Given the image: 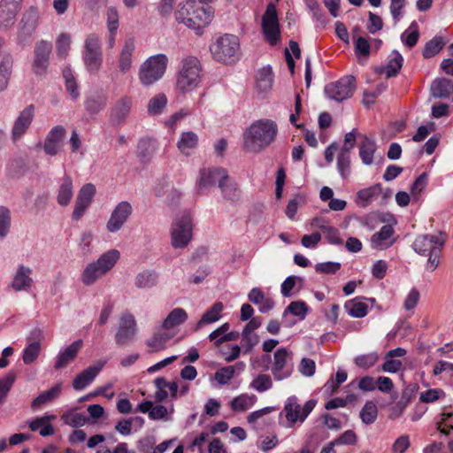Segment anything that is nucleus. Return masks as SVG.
Instances as JSON below:
<instances>
[{"instance_id":"1","label":"nucleus","mask_w":453,"mask_h":453,"mask_svg":"<svg viewBox=\"0 0 453 453\" xmlns=\"http://www.w3.org/2000/svg\"><path fill=\"white\" fill-rule=\"evenodd\" d=\"M277 124L269 119L251 123L243 132V148L252 153H259L269 147L276 138Z\"/></svg>"},{"instance_id":"2","label":"nucleus","mask_w":453,"mask_h":453,"mask_svg":"<svg viewBox=\"0 0 453 453\" xmlns=\"http://www.w3.org/2000/svg\"><path fill=\"white\" fill-rule=\"evenodd\" d=\"M213 12L210 6H205L195 0H188L179 4L175 12L178 22L199 33L211 21Z\"/></svg>"},{"instance_id":"3","label":"nucleus","mask_w":453,"mask_h":453,"mask_svg":"<svg viewBox=\"0 0 453 453\" xmlns=\"http://www.w3.org/2000/svg\"><path fill=\"white\" fill-rule=\"evenodd\" d=\"M317 404L315 399H310L301 403L297 396L291 395L284 402L280 413V424L286 428H294L301 426L313 411Z\"/></svg>"},{"instance_id":"4","label":"nucleus","mask_w":453,"mask_h":453,"mask_svg":"<svg viewBox=\"0 0 453 453\" xmlns=\"http://www.w3.org/2000/svg\"><path fill=\"white\" fill-rule=\"evenodd\" d=\"M202 65L199 59L188 56L181 59L176 74V90L187 94L197 88L202 80Z\"/></svg>"},{"instance_id":"5","label":"nucleus","mask_w":453,"mask_h":453,"mask_svg":"<svg viewBox=\"0 0 453 453\" xmlns=\"http://www.w3.org/2000/svg\"><path fill=\"white\" fill-rule=\"evenodd\" d=\"M119 258L120 252L116 249H111L100 255L96 260L87 264L81 274L83 285H94L115 266Z\"/></svg>"},{"instance_id":"6","label":"nucleus","mask_w":453,"mask_h":453,"mask_svg":"<svg viewBox=\"0 0 453 453\" xmlns=\"http://www.w3.org/2000/svg\"><path fill=\"white\" fill-rule=\"evenodd\" d=\"M446 238L442 233L438 234H424L418 236L411 247L419 255L428 257L426 268L434 272L440 264V255Z\"/></svg>"},{"instance_id":"7","label":"nucleus","mask_w":453,"mask_h":453,"mask_svg":"<svg viewBox=\"0 0 453 453\" xmlns=\"http://www.w3.org/2000/svg\"><path fill=\"white\" fill-rule=\"evenodd\" d=\"M212 58L222 63L235 62L240 54V42L237 36L226 34L219 37L210 47Z\"/></svg>"},{"instance_id":"8","label":"nucleus","mask_w":453,"mask_h":453,"mask_svg":"<svg viewBox=\"0 0 453 453\" xmlns=\"http://www.w3.org/2000/svg\"><path fill=\"white\" fill-rule=\"evenodd\" d=\"M168 58L165 54H157L147 58L140 66L138 77L140 82L146 87L153 85L165 74Z\"/></svg>"},{"instance_id":"9","label":"nucleus","mask_w":453,"mask_h":453,"mask_svg":"<svg viewBox=\"0 0 453 453\" xmlns=\"http://www.w3.org/2000/svg\"><path fill=\"white\" fill-rule=\"evenodd\" d=\"M193 237V222L189 212L177 216L170 228L171 245L173 249H184Z\"/></svg>"},{"instance_id":"10","label":"nucleus","mask_w":453,"mask_h":453,"mask_svg":"<svg viewBox=\"0 0 453 453\" xmlns=\"http://www.w3.org/2000/svg\"><path fill=\"white\" fill-rule=\"evenodd\" d=\"M82 59L87 71L96 73L103 64V52L99 37L96 34L88 35L84 42Z\"/></svg>"},{"instance_id":"11","label":"nucleus","mask_w":453,"mask_h":453,"mask_svg":"<svg viewBox=\"0 0 453 453\" xmlns=\"http://www.w3.org/2000/svg\"><path fill=\"white\" fill-rule=\"evenodd\" d=\"M261 30L271 45H276L280 41V21L274 3L271 2L266 6L261 19Z\"/></svg>"},{"instance_id":"12","label":"nucleus","mask_w":453,"mask_h":453,"mask_svg":"<svg viewBox=\"0 0 453 453\" xmlns=\"http://www.w3.org/2000/svg\"><path fill=\"white\" fill-rule=\"evenodd\" d=\"M40 19V12L31 6L22 14L21 19L17 27V42L19 45L27 44L33 35L35 33Z\"/></svg>"},{"instance_id":"13","label":"nucleus","mask_w":453,"mask_h":453,"mask_svg":"<svg viewBox=\"0 0 453 453\" xmlns=\"http://www.w3.org/2000/svg\"><path fill=\"white\" fill-rule=\"evenodd\" d=\"M273 379L281 381L291 377L294 372L293 353L288 348H280L273 354L271 368Z\"/></svg>"},{"instance_id":"14","label":"nucleus","mask_w":453,"mask_h":453,"mask_svg":"<svg viewBox=\"0 0 453 453\" xmlns=\"http://www.w3.org/2000/svg\"><path fill=\"white\" fill-rule=\"evenodd\" d=\"M355 88V78L349 75L326 85L324 93L329 100L341 103L353 95Z\"/></svg>"},{"instance_id":"15","label":"nucleus","mask_w":453,"mask_h":453,"mask_svg":"<svg viewBox=\"0 0 453 453\" xmlns=\"http://www.w3.org/2000/svg\"><path fill=\"white\" fill-rule=\"evenodd\" d=\"M52 51V43L46 40H40L35 43L31 69L36 76H44L50 65V58Z\"/></svg>"},{"instance_id":"16","label":"nucleus","mask_w":453,"mask_h":453,"mask_svg":"<svg viewBox=\"0 0 453 453\" xmlns=\"http://www.w3.org/2000/svg\"><path fill=\"white\" fill-rule=\"evenodd\" d=\"M133 207L127 201L119 202L112 210L106 223V230L109 233L119 232L127 222L132 215Z\"/></svg>"},{"instance_id":"17","label":"nucleus","mask_w":453,"mask_h":453,"mask_svg":"<svg viewBox=\"0 0 453 453\" xmlns=\"http://www.w3.org/2000/svg\"><path fill=\"white\" fill-rule=\"evenodd\" d=\"M35 118V106L27 105L24 108L15 119L12 127V141L17 142L19 141L29 129Z\"/></svg>"},{"instance_id":"18","label":"nucleus","mask_w":453,"mask_h":453,"mask_svg":"<svg viewBox=\"0 0 453 453\" xmlns=\"http://www.w3.org/2000/svg\"><path fill=\"white\" fill-rule=\"evenodd\" d=\"M96 195V187L92 183L83 185L78 192L74 209L73 211V219L80 220L90 206Z\"/></svg>"},{"instance_id":"19","label":"nucleus","mask_w":453,"mask_h":453,"mask_svg":"<svg viewBox=\"0 0 453 453\" xmlns=\"http://www.w3.org/2000/svg\"><path fill=\"white\" fill-rule=\"evenodd\" d=\"M136 320L128 311L123 312L119 319V325L115 335V341L119 345L128 343L136 334Z\"/></svg>"},{"instance_id":"20","label":"nucleus","mask_w":453,"mask_h":453,"mask_svg":"<svg viewBox=\"0 0 453 453\" xmlns=\"http://www.w3.org/2000/svg\"><path fill=\"white\" fill-rule=\"evenodd\" d=\"M31 267L24 264H19L13 273L9 287L15 292L30 290L34 285Z\"/></svg>"},{"instance_id":"21","label":"nucleus","mask_w":453,"mask_h":453,"mask_svg":"<svg viewBox=\"0 0 453 453\" xmlns=\"http://www.w3.org/2000/svg\"><path fill=\"white\" fill-rule=\"evenodd\" d=\"M227 177V172L224 168H209L200 171V176L197 182V188L202 192L204 188H211L216 183L219 186V181Z\"/></svg>"},{"instance_id":"22","label":"nucleus","mask_w":453,"mask_h":453,"mask_svg":"<svg viewBox=\"0 0 453 453\" xmlns=\"http://www.w3.org/2000/svg\"><path fill=\"white\" fill-rule=\"evenodd\" d=\"M395 230L390 225H384L371 237V247L374 250H384L391 247L395 242Z\"/></svg>"},{"instance_id":"23","label":"nucleus","mask_w":453,"mask_h":453,"mask_svg":"<svg viewBox=\"0 0 453 453\" xmlns=\"http://www.w3.org/2000/svg\"><path fill=\"white\" fill-rule=\"evenodd\" d=\"M56 419L53 414L44 413L42 416L27 421V426L32 432L39 431V434L42 437L53 435L55 429L51 424Z\"/></svg>"},{"instance_id":"24","label":"nucleus","mask_w":453,"mask_h":453,"mask_svg":"<svg viewBox=\"0 0 453 453\" xmlns=\"http://www.w3.org/2000/svg\"><path fill=\"white\" fill-rule=\"evenodd\" d=\"M133 105V100L130 96H121L113 105L111 110V121L114 125H122L128 118L131 108Z\"/></svg>"},{"instance_id":"25","label":"nucleus","mask_w":453,"mask_h":453,"mask_svg":"<svg viewBox=\"0 0 453 453\" xmlns=\"http://www.w3.org/2000/svg\"><path fill=\"white\" fill-rule=\"evenodd\" d=\"M65 129L62 126L54 127L47 134L43 149L47 155H57L63 144Z\"/></svg>"},{"instance_id":"26","label":"nucleus","mask_w":453,"mask_h":453,"mask_svg":"<svg viewBox=\"0 0 453 453\" xmlns=\"http://www.w3.org/2000/svg\"><path fill=\"white\" fill-rule=\"evenodd\" d=\"M365 301L370 302L372 304L375 303L374 298L365 299L362 296H357L346 301L344 303V309L352 318H364L367 315L369 309V306Z\"/></svg>"},{"instance_id":"27","label":"nucleus","mask_w":453,"mask_h":453,"mask_svg":"<svg viewBox=\"0 0 453 453\" xmlns=\"http://www.w3.org/2000/svg\"><path fill=\"white\" fill-rule=\"evenodd\" d=\"M135 50V42L134 38H127L119 55L118 67L122 73L130 71L133 63V54Z\"/></svg>"},{"instance_id":"28","label":"nucleus","mask_w":453,"mask_h":453,"mask_svg":"<svg viewBox=\"0 0 453 453\" xmlns=\"http://www.w3.org/2000/svg\"><path fill=\"white\" fill-rule=\"evenodd\" d=\"M246 364L239 361L233 365L224 366L214 373V379L219 385L227 384L234 376H238L244 372Z\"/></svg>"},{"instance_id":"29","label":"nucleus","mask_w":453,"mask_h":453,"mask_svg":"<svg viewBox=\"0 0 453 453\" xmlns=\"http://www.w3.org/2000/svg\"><path fill=\"white\" fill-rule=\"evenodd\" d=\"M62 392V384L57 383L50 389L42 392L35 397L31 403V409L34 411L41 410L43 406H46L57 400Z\"/></svg>"},{"instance_id":"30","label":"nucleus","mask_w":453,"mask_h":453,"mask_svg":"<svg viewBox=\"0 0 453 453\" xmlns=\"http://www.w3.org/2000/svg\"><path fill=\"white\" fill-rule=\"evenodd\" d=\"M83 346L81 340H77L67 346L63 351H60L55 363L56 369H61L71 364L77 357L78 352Z\"/></svg>"},{"instance_id":"31","label":"nucleus","mask_w":453,"mask_h":453,"mask_svg":"<svg viewBox=\"0 0 453 453\" xmlns=\"http://www.w3.org/2000/svg\"><path fill=\"white\" fill-rule=\"evenodd\" d=\"M104 366V363L90 365L79 373L73 381V387L76 390H82L88 386L97 376Z\"/></svg>"},{"instance_id":"32","label":"nucleus","mask_w":453,"mask_h":453,"mask_svg":"<svg viewBox=\"0 0 453 453\" xmlns=\"http://www.w3.org/2000/svg\"><path fill=\"white\" fill-rule=\"evenodd\" d=\"M406 349L403 348H395L390 349L385 356V361L381 366V370L385 372L395 373L403 369V363L396 357L405 356Z\"/></svg>"},{"instance_id":"33","label":"nucleus","mask_w":453,"mask_h":453,"mask_svg":"<svg viewBox=\"0 0 453 453\" xmlns=\"http://www.w3.org/2000/svg\"><path fill=\"white\" fill-rule=\"evenodd\" d=\"M198 142L199 137L195 132H182L177 142V148L182 155L190 156L197 148Z\"/></svg>"},{"instance_id":"34","label":"nucleus","mask_w":453,"mask_h":453,"mask_svg":"<svg viewBox=\"0 0 453 453\" xmlns=\"http://www.w3.org/2000/svg\"><path fill=\"white\" fill-rule=\"evenodd\" d=\"M173 337L166 330L160 327L154 332L152 336L146 341V345L150 348V352H159L167 347V342Z\"/></svg>"},{"instance_id":"35","label":"nucleus","mask_w":453,"mask_h":453,"mask_svg":"<svg viewBox=\"0 0 453 453\" xmlns=\"http://www.w3.org/2000/svg\"><path fill=\"white\" fill-rule=\"evenodd\" d=\"M13 58L10 53H0V92L5 90L12 75Z\"/></svg>"},{"instance_id":"36","label":"nucleus","mask_w":453,"mask_h":453,"mask_svg":"<svg viewBox=\"0 0 453 453\" xmlns=\"http://www.w3.org/2000/svg\"><path fill=\"white\" fill-rule=\"evenodd\" d=\"M73 196V179L69 175H65L60 182L58 195H57V202L61 206H67Z\"/></svg>"},{"instance_id":"37","label":"nucleus","mask_w":453,"mask_h":453,"mask_svg":"<svg viewBox=\"0 0 453 453\" xmlns=\"http://www.w3.org/2000/svg\"><path fill=\"white\" fill-rule=\"evenodd\" d=\"M360 136L362 137V141L359 144V157L364 165H371L373 163L374 153L377 150L376 142L373 139L366 135Z\"/></svg>"},{"instance_id":"38","label":"nucleus","mask_w":453,"mask_h":453,"mask_svg":"<svg viewBox=\"0 0 453 453\" xmlns=\"http://www.w3.org/2000/svg\"><path fill=\"white\" fill-rule=\"evenodd\" d=\"M273 85V74L270 66L259 69L256 75V86L259 92L270 91Z\"/></svg>"},{"instance_id":"39","label":"nucleus","mask_w":453,"mask_h":453,"mask_svg":"<svg viewBox=\"0 0 453 453\" xmlns=\"http://www.w3.org/2000/svg\"><path fill=\"white\" fill-rule=\"evenodd\" d=\"M224 305L221 302L215 303L209 310H207L197 322L196 329H199L206 325L219 321L222 317Z\"/></svg>"},{"instance_id":"40","label":"nucleus","mask_w":453,"mask_h":453,"mask_svg":"<svg viewBox=\"0 0 453 453\" xmlns=\"http://www.w3.org/2000/svg\"><path fill=\"white\" fill-rule=\"evenodd\" d=\"M381 191L382 188L380 184H374L363 188L357 193V203L362 207H366L378 198Z\"/></svg>"},{"instance_id":"41","label":"nucleus","mask_w":453,"mask_h":453,"mask_svg":"<svg viewBox=\"0 0 453 453\" xmlns=\"http://www.w3.org/2000/svg\"><path fill=\"white\" fill-rule=\"evenodd\" d=\"M188 319V313L182 308H174L164 319L161 327L169 330L183 324Z\"/></svg>"},{"instance_id":"42","label":"nucleus","mask_w":453,"mask_h":453,"mask_svg":"<svg viewBox=\"0 0 453 453\" xmlns=\"http://www.w3.org/2000/svg\"><path fill=\"white\" fill-rule=\"evenodd\" d=\"M453 90L451 81L445 78L436 79L431 85V94L437 98L449 97Z\"/></svg>"},{"instance_id":"43","label":"nucleus","mask_w":453,"mask_h":453,"mask_svg":"<svg viewBox=\"0 0 453 453\" xmlns=\"http://www.w3.org/2000/svg\"><path fill=\"white\" fill-rule=\"evenodd\" d=\"M257 402L255 395L241 394L230 402V407L234 411H246Z\"/></svg>"},{"instance_id":"44","label":"nucleus","mask_w":453,"mask_h":453,"mask_svg":"<svg viewBox=\"0 0 453 453\" xmlns=\"http://www.w3.org/2000/svg\"><path fill=\"white\" fill-rule=\"evenodd\" d=\"M221 193L225 199L236 202L241 197V191L238 188L237 185L234 182H232L229 180V176L223 180L219 181V187Z\"/></svg>"},{"instance_id":"45","label":"nucleus","mask_w":453,"mask_h":453,"mask_svg":"<svg viewBox=\"0 0 453 453\" xmlns=\"http://www.w3.org/2000/svg\"><path fill=\"white\" fill-rule=\"evenodd\" d=\"M158 275L154 271H143L135 277V286L138 288H151L157 284Z\"/></svg>"},{"instance_id":"46","label":"nucleus","mask_w":453,"mask_h":453,"mask_svg":"<svg viewBox=\"0 0 453 453\" xmlns=\"http://www.w3.org/2000/svg\"><path fill=\"white\" fill-rule=\"evenodd\" d=\"M273 379L269 374L259 373L253 378L250 383V388L258 393H263L273 388Z\"/></svg>"},{"instance_id":"47","label":"nucleus","mask_w":453,"mask_h":453,"mask_svg":"<svg viewBox=\"0 0 453 453\" xmlns=\"http://www.w3.org/2000/svg\"><path fill=\"white\" fill-rule=\"evenodd\" d=\"M167 104V97L165 94L159 93L150 99L147 111L150 115L161 114Z\"/></svg>"},{"instance_id":"48","label":"nucleus","mask_w":453,"mask_h":453,"mask_svg":"<svg viewBox=\"0 0 453 453\" xmlns=\"http://www.w3.org/2000/svg\"><path fill=\"white\" fill-rule=\"evenodd\" d=\"M403 58L401 54L394 50L391 52L389 61L385 68V74L387 78L395 76L399 70L402 68Z\"/></svg>"},{"instance_id":"49","label":"nucleus","mask_w":453,"mask_h":453,"mask_svg":"<svg viewBox=\"0 0 453 453\" xmlns=\"http://www.w3.org/2000/svg\"><path fill=\"white\" fill-rule=\"evenodd\" d=\"M309 311L308 305L303 301L291 302L288 306L284 310L282 316L286 317L288 313L298 317L300 320L305 319Z\"/></svg>"},{"instance_id":"50","label":"nucleus","mask_w":453,"mask_h":453,"mask_svg":"<svg viewBox=\"0 0 453 453\" xmlns=\"http://www.w3.org/2000/svg\"><path fill=\"white\" fill-rule=\"evenodd\" d=\"M61 419L65 425L72 427L82 426L88 420L83 414L77 412L75 410H69L65 411L61 416Z\"/></svg>"},{"instance_id":"51","label":"nucleus","mask_w":453,"mask_h":453,"mask_svg":"<svg viewBox=\"0 0 453 453\" xmlns=\"http://www.w3.org/2000/svg\"><path fill=\"white\" fill-rule=\"evenodd\" d=\"M378 416V409L372 401H367L360 411V418L366 425L372 424Z\"/></svg>"},{"instance_id":"52","label":"nucleus","mask_w":453,"mask_h":453,"mask_svg":"<svg viewBox=\"0 0 453 453\" xmlns=\"http://www.w3.org/2000/svg\"><path fill=\"white\" fill-rule=\"evenodd\" d=\"M107 103V96L105 95H100L88 98L85 103L86 110L91 114H96L100 112Z\"/></svg>"},{"instance_id":"53","label":"nucleus","mask_w":453,"mask_h":453,"mask_svg":"<svg viewBox=\"0 0 453 453\" xmlns=\"http://www.w3.org/2000/svg\"><path fill=\"white\" fill-rule=\"evenodd\" d=\"M18 11L0 7V29L7 30L16 22Z\"/></svg>"},{"instance_id":"54","label":"nucleus","mask_w":453,"mask_h":453,"mask_svg":"<svg viewBox=\"0 0 453 453\" xmlns=\"http://www.w3.org/2000/svg\"><path fill=\"white\" fill-rule=\"evenodd\" d=\"M63 77L65 81V88L73 100L80 96V91L75 78L69 68L63 71Z\"/></svg>"},{"instance_id":"55","label":"nucleus","mask_w":453,"mask_h":453,"mask_svg":"<svg viewBox=\"0 0 453 453\" xmlns=\"http://www.w3.org/2000/svg\"><path fill=\"white\" fill-rule=\"evenodd\" d=\"M337 169L340 175L346 179L350 173V153L341 150L337 157Z\"/></svg>"},{"instance_id":"56","label":"nucleus","mask_w":453,"mask_h":453,"mask_svg":"<svg viewBox=\"0 0 453 453\" xmlns=\"http://www.w3.org/2000/svg\"><path fill=\"white\" fill-rule=\"evenodd\" d=\"M379 360L377 352H371L367 354L359 355L355 357L354 362L357 366L367 370L372 367Z\"/></svg>"},{"instance_id":"57","label":"nucleus","mask_w":453,"mask_h":453,"mask_svg":"<svg viewBox=\"0 0 453 453\" xmlns=\"http://www.w3.org/2000/svg\"><path fill=\"white\" fill-rule=\"evenodd\" d=\"M444 45L443 40L441 37H434L426 42L424 50L423 56L426 58H429L434 57L440 50L442 49Z\"/></svg>"},{"instance_id":"58","label":"nucleus","mask_w":453,"mask_h":453,"mask_svg":"<svg viewBox=\"0 0 453 453\" xmlns=\"http://www.w3.org/2000/svg\"><path fill=\"white\" fill-rule=\"evenodd\" d=\"M41 346L37 343H27L22 353V360L26 365L34 363L39 357Z\"/></svg>"},{"instance_id":"59","label":"nucleus","mask_w":453,"mask_h":453,"mask_svg":"<svg viewBox=\"0 0 453 453\" xmlns=\"http://www.w3.org/2000/svg\"><path fill=\"white\" fill-rule=\"evenodd\" d=\"M419 33L418 29V25L415 21H413L409 28L402 35V41L408 46L413 47L418 39Z\"/></svg>"},{"instance_id":"60","label":"nucleus","mask_w":453,"mask_h":453,"mask_svg":"<svg viewBox=\"0 0 453 453\" xmlns=\"http://www.w3.org/2000/svg\"><path fill=\"white\" fill-rule=\"evenodd\" d=\"M71 45V36L63 33L59 35L56 41L57 54L60 58H65L68 55Z\"/></svg>"},{"instance_id":"61","label":"nucleus","mask_w":453,"mask_h":453,"mask_svg":"<svg viewBox=\"0 0 453 453\" xmlns=\"http://www.w3.org/2000/svg\"><path fill=\"white\" fill-rule=\"evenodd\" d=\"M11 226V211L7 207L0 206V238H4Z\"/></svg>"},{"instance_id":"62","label":"nucleus","mask_w":453,"mask_h":453,"mask_svg":"<svg viewBox=\"0 0 453 453\" xmlns=\"http://www.w3.org/2000/svg\"><path fill=\"white\" fill-rule=\"evenodd\" d=\"M259 336L253 332L242 330V345L244 348V352H250L253 348L258 343Z\"/></svg>"},{"instance_id":"63","label":"nucleus","mask_w":453,"mask_h":453,"mask_svg":"<svg viewBox=\"0 0 453 453\" xmlns=\"http://www.w3.org/2000/svg\"><path fill=\"white\" fill-rule=\"evenodd\" d=\"M445 397V392L441 388H430L419 395L421 403H430Z\"/></svg>"},{"instance_id":"64","label":"nucleus","mask_w":453,"mask_h":453,"mask_svg":"<svg viewBox=\"0 0 453 453\" xmlns=\"http://www.w3.org/2000/svg\"><path fill=\"white\" fill-rule=\"evenodd\" d=\"M411 446L410 436L407 434L401 435L392 444L391 450L393 453H404Z\"/></svg>"}]
</instances>
